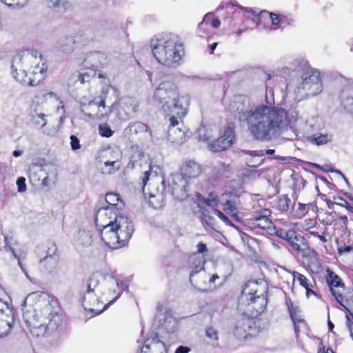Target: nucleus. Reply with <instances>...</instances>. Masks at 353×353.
<instances>
[{
	"label": "nucleus",
	"instance_id": "39448f33",
	"mask_svg": "<svg viewBox=\"0 0 353 353\" xmlns=\"http://www.w3.org/2000/svg\"><path fill=\"white\" fill-rule=\"evenodd\" d=\"M103 85L101 92L99 97H95L92 100L86 103H81V112L84 116L92 120H99L108 117L112 112V108L115 103L107 105L108 94L112 88L110 79L105 74H99Z\"/></svg>",
	"mask_w": 353,
	"mask_h": 353
},
{
	"label": "nucleus",
	"instance_id": "09e8293b",
	"mask_svg": "<svg viewBox=\"0 0 353 353\" xmlns=\"http://www.w3.org/2000/svg\"><path fill=\"white\" fill-rule=\"evenodd\" d=\"M319 226H320V225L317 223L316 219H308L305 221L304 229L306 232L305 233H308L313 230H316V228Z\"/></svg>",
	"mask_w": 353,
	"mask_h": 353
},
{
	"label": "nucleus",
	"instance_id": "2eb2a0df",
	"mask_svg": "<svg viewBox=\"0 0 353 353\" xmlns=\"http://www.w3.org/2000/svg\"><path fill=\"white\" fill-rule=\"evenodd\" d=\"M240 195L238 190H226L219 198V204L223 211L232 217H236L238 214V208L240 205Z\"/></svg>",
	"mask_w": 353,
	"mask_h": 353
},
{
	"label": "nucleus",
	"instance_id": "ea45409f",
	"mask_svg": "<svg viewBox=\"0 0 353 353\" xmlns=\"http://www.w3.org/2000/svg\"><path fill=\"white\" fill-rule=\"evenodd\" d=\"M291 199L286 194L280 196L276 201V209L281 212H287L289 210Z\"/></svg>",
	"mask_w": 353,
	"mask_h": 353
},
{
	"label": "nucleus",
	"instance_id": "393cba45",
	"mask_svg": "<svg viewBox=\"0 0 353 353\" xmlns=\"http://www.w3.org/2000/svg\"><path fill=\"white\" fill-rule=\"evenodd\" d=\"M327 227L321 225L316 228V230H313L308 233H305L306 237L309 239H312L311 243L314 245L315 248L319 251L327 250L325 243L328 241L327 239Z\"/></svg>",
	"mask_w": 353,
	"mask_h": 353
},
{
	"label": "nucleus",
	"instance_id": "6ab92c4d",
	"mask_svg": "<svg viewBox=\"0 0 353 353\" xmlns=\"http://www.w3.org/2000/svg\"><path fill=\"white\" fill-rule=\"evenodd\" d=\"M14 322V314L7 303L0 299V337L8 335Z\"/></svg>",
	"mask_w": 353,
	"mask_h": 353
},
{
	"label": "nucleus",
	"instance_id": "de8ad7c7",
	"mask_svg": "<svg viewBox=\"0 0 353 353\" xmlns=\"http://www.w3.org/2000/svg\"><path fill=\"white\" fill-rule=\"evenodd\" d=\"M334 221L336 222L335 225H340L341 229H346L348 223V219L346 215H335Z\"/></svg>",
	"mask_w": 353,
	"mask_h": 353
},
{
	"label": "nucleus",
	"instance_id": "680f3d73",
	"mask_svg": "<svg viewBox=\"0 0 353 353\" xmlns=\"http://www.w3.org/2000/svg\"><path fill=\"white\" fill-rule=\"evenodd\" d=\"M214 212L219 219H221L224 222L230 221L228 216L225 214L222 211L217 209H214Z\"/></svg>",
	"mask_w": 353,
	"mask_h": 353
},
{
	"label": "nucleus",
	"instance_id": "c9c22d12",
	"mask_svg": "<svg viewBox=\"0 0 353 353\" xmlns=\"http://www.w3.org/2000/svg\"><path fill=\"white\" fill-rule=\"evenodd\" d=\"M312 205L311 203L305 204L298 202L296 204L294 203L292 208V215L296 219H302L308 212L310 208Z\"/></svg>",
	"mask_w": 353,
	"mask_h": 353
},
{
	"label": "nucleus",
	"instance_id": "58836bf2",
	"mask_svg": "<svg viewBox=\"0 0 353 353\" xmlns=\"http://www.w3.org/2000/svg\"><path fill=\"white\" fill-rule=\"evenodd\" d=\"M285 305L287 306L290 319H292V321H295L296 317H299V307L292 301V300L289 296L287 295L285 297Z\"/></svg>",
	"mask_w": 353,
	"mask_h": 353
},
{
	"label": "nucleus",
	"instance_id": "bf43d9fd",
	"mask_svg": "<svg viewBox=\"0 0 353 353\" xmlns=\"http://www.w3.org/2000/svg\"><path fill=\"white\" fill-rule=\"evenodd\" d=\"M293 322V325H294V332L296 333V336H299V332H300V329L299 327V323H305L304 319L300 318V317H296V320L295 321H292Z\"/></svg>",
	"mask_w": 353,
	"mask_h": 353
},
{
	"label": "nucleus",
	"instance_id": "f704fd0d",
	"mask_svg": "<svg viewBox=\"0 0 353 353\" xmlns=\"http://www.w3.org/2000/svg\"><path fill=\"white\" fill-rule=\"evenodd\" d=\"M243 153L250 156L247 160V164L252 168H257L264 162V153L263 150H244Z\"/></svg>",
	"mask_w": 353,
	"mask_h": 353
},
{
	"label": "nucleus",
	"instance_id": "4c0bfd02",
	"mask_svg": "<svg viewBox=\"0 0 353 353\" xmlns=\"http://www.w3.org/2000/svg\"><path fill=\"white\" fill-rule=\"evenodd\" d=\"M243 10H245L247 13L246 15L244 16L243 19H250L256 25H259L261 23V19L265 18V14H268V11L266 10H263L259 13H256L253 10L246 8H244Z\"/></svg>",
	"mask_w": 353,
	"mask_h": 353
},
{
	"label": "nucleus",
	"instance_id": "4be33fe9",
	"mask_svg": "<svg viewBox=\"0 0 353 353\" xmlns=\"http://www.w3.org/2000/svg\"><path fill=\"white\" fill-rule=\"evenodd\" d=\"M235 139V132L231 127H228L224 130L222 136L209 144L210 149L215 152H221L229 148Z\"/></svg>",
	"mask_w": 353,
	"mask_h": 353
},
{
	"label": "nucleus",
	"instance_id": "cd10ccee",
	"mask_svg": "<svg viewBox=\"0 0 353 353\" xmlns=\"http://www.w3.org/2000/svg\"><path fill=\"white\" fill-rule=\"evenodd\" d=\"M122 294V290L117 281L110 283L102 292L101 299L106 305H111L117 301Z\"/></svg>",
	"mask_w": 353,
	"mask_h": 353
},
{
	"label": "nucleus",
	"instance_id": "ddd939ff",
	"mask_svg": "<svg viewBox=\"0 0 353 353\" xmlns=\"http://www.w3.org/2000/svg\"><path fill=\"white\" fill-rule=\"evenodd\" d=\"M105 59V54L100 52H92L89 53L85 61L90 64V67H86L82 70V72H79L77 77V81H79L81 84L85 83H90L97 76L100 79L101 83V79L99 77V74H102L98 70V68L102 65V61Z\"/></svg>",
	"mask_w": 353,
	"mask_h": 353
},
{
	"label": "nucleus",
	"instance_id": "9b49d317",
	"mask_svg": "<svg viewBox=\"0 0 353 353\" xmlns=\"http://www.w3.org/2000/svg\"><path fill=\"white\" fill-rule=\"evenodd\" d=\"M181 99V101H185L183 96H180L174 86L168 83H161L154 90L153 95V103L158 106H161L165 113L170 114L172 112V106L168 103L170 100L176 102V99Z\"/></svg>",
	"mask_w": 353,
	"mask_h": 353
},
{
	"label": "nucleus",
	"instance_id": "c85d7f7f",
	"mask_svg": "<svg viewBox=\"0 0 353 353\" xmlns=\"http://www.w3.org/2000/svg\"><path fill=\"white\" fill-rule=\"evenodd\" d=\"M148 128V125L142 122H132L125 128L124 133L130 139L140 140L141 135L147 132Z\"/></svg>",
	"mask_w": 353,
	"mask_h": 353
},
{
	"label": "nucleus",
	"instance_id": "f257e3e1",
	"mask_svg": "<svg viewBox=\"0 0 353 353\" xmlns=\"http://www.w3.org/2000/svg\"><path fill=\"white\" fill-rule=\"evenodd\" d=\"M287 116V112L283 108L261 105L250 110L239 112L237 118L246 123L253 139L269 141L283 128Z\"/></svg>",
	"mask_w": 353,
	"mask_h": 353
},
{
	"label": "nucleus",
	"instance_id": "864d4df0",
	"mask_svg": "<svg viewBox=\"0 0 353 353\" xmlns=\"http://www.w3.org/2000/svg\"><path fill=\"white\" fill-rule=\"evenodd\" d=\"M205 334L210 340L217 342L219 339L217 331L213 327H208L205 330Z\"/></svg>",
	"mask_w": 353,
	"mask_h": 353
},
{
	"label": "nucleus",
	"instance_id": "f3484780",
	"mask_svg": "<svg viewBox=\"0 0 353 353\" xmlns=\"http://www.w3.org/2000/svg\"><path fill=\"white\" fill-rule=\"evenodd\" d=\"M25 307L26 311H23V318L31 336L34 338H41L48 336L50 332L46 326V321L34 316V313L32 316L29 315L30 310L28 309L27 304H26Z\"/></svg>",
	"mask_w": 353,
	"mask_h": 353
},
{
	"label": "nucleus",
	"instance_id": "e433bc0d",
	"mask_svg": "<svg viewBox=\"0 0 353 353\" xmlns=\"http://www.w3.org/2000/svg\"><path fill=\"white\" fill-rule=\"evenodd\" d=\"M211 26L213 28H217L221 25V21L214 17L212 13H208L205 15L203 21L199 23V30H202L205 26Z\"/></svg>",
	"mask_w": 353,
	"mask_h": 353
},
{
	"label": "nucleus",
	"instance_id": "c03bdc74",
	"mask_svg": "<svg viewBox=\"0 0 353 353\" xmlns=\"http://www.w3.org/2000/svg\"><path fill=\"white\" fill-rule=\"evenodd\" d=\"M8 7L21 8L26 6L29 0H1Z\"/></svg>",
	"mask_w": 353,
	"mask_h": 353
},
{
	"label": "nucleus",
	"instance_id": "7ed1b4c3",
	"mask_svg": "<svg viewBox=\"0 0 353 353\" xmlns=\"http://www.w3.org/2000/svg\"><path fill=\"white\" fill-rule=\"evenodd\" d=\"M151 46L154 57L163 65L175 68L181 64L185 50L178 36H171L165 40H152Z\"/></svg>",
	"mask_w": 353,
	"mask_h": 353
},
{
	"label": "nucleus",
	"instance_id": "4468645a",
	"mask_svg": "<svg viewBox=\"0 0 353 353\" xmlns=\"http://www.w3.org/2000/svg\"><path fill=\"white\" fill-rule=\"evenodd\" d=\"M320 75V72L313 68H306L303 70L300 88L304 90L306 97H314L321 92L323 85Z\"/></svg>",
	"mask_w": 353,
	"mask_h": 353
},
{
	"label": "nucleus",
	"instance_id": "49530a36",
	"mask_svg": "<svg viewBox=\"0 0 353 353\" xmlns=\"http://www.w3.org/2000/svg\"><path fill=\"white\" fill-rule=\"evenodd\" d=\"M99 133L101 137H110L114 131L111 130L110 127L107 123L100 124L99 126Z\"/></svg>",
	"mask_w": 353,
	"mask_h": 353
},
{
	"label": "nucleus",
	"instance_id": "423d86ee",
	"mask_svg": "<svg viewBox=\"0 0 353 353\" xmlns=\"http://www.w3.org/2000/svg\"><path fill=\"white\" fill-rule=\"evenodd\" d=\"M268 287L266 283L249 281L245 283L242 294L247 296L248 310L253 316H258L266 309Z\"/></svg>",
	"mask_w": 353,
	"mask_h": 353
},
{
	"label": "nucleus",
	"instance_id": "412c9836",
	"mask_svg": "<svg viewBox=\"0 0 353 353\" xmlns=\"http://www.w3.org/2000/svg\"><path fill=\"white\" fill-rule=\"evenodd\" d=\"M256 330L255 320L252 317L243 316L236 323L234 333L245 339L252 336Z\"/></svg>",
	"mask_w": 353,
	"mask_h": 353
},
{
	"label": "nucleus",
	"instance_id": "c756f323",
	"mask_svg": "<svg viewBox=\"0 0 353 353\" xmlns=\"http://www.w3.org/2000/svg\"><path fill=\"white\" fill-rule=\"evenodd\" d=\"M219 279L220 276L217 274H213L209 277L208 282H206V274H204L199 279H195L194 285L202 292L212 291L216 289V282Z\"/></svg>",
	"mask_w": 353,
	"mask_h": 353
},
{
	"label": "nucleus",
	"instance_id": "a18cd8bd",
	"mask_svg": "<svg viewBox=\"0 0 353 353\" xmlns=\"http://www.w3.org/2000/svg\"><path fill=\"white\" fill-rule=\"evenodd\" d=\"M310 139L312 143L317 145L325 144L328 141L327 134H323L319 135L314 134L312 137H310Z\"/></svg>",
	"mask_w": 353,
	"mask_h": 353
},
{
	"label": "nucleus",
	"instance_id": "aec40b11",
	"mask_svg": "<svg viewBox=\"0 0 353 353\" xmlns=\"http://www.w3.org/2000/svg\"><path fill=\"white\" fill-rule=\"evenodd\" d=\"M121 212L113 210L111 208L100 207L94 217L95 224L98 230L113 225L114 219L121 214Z\"/></svg>",
	"mask_w": 353,
	"mask_h": 353
},
{
	"label": "nucleus",
	"instance_id": "dca6fc26",
	"mask_svg": "<svg viewBox=\"0 0 353 353\" xmlns=\"http://www.w3.org/2000/svg\"><path fill=\"white\" fill-rule=\"evenodd\" d=\"M114 219L113 227L119 236L120 240L122 241L121 244L124 247L128 243L134 231L133 222L123 214L116 216Z\"/></svg>",
	"mask_w": 353,
	"mask_h": 353
},
{
	"label": "nucleus",
	"instance_id": "052dcab7",
	"mask_svg": "<svg viewBox=\"0 0 353 353\" xmlns=\"http://www.w3.org/2000/svg\"><path fill=\"white\" fill-rule=\"evenodd\" d=\"M353 252V245H344L343 246H340L338 248V252L340 254H342L343 253H350Z\"/></svg>",
	"mask_w": 353,
	"mask_h": 353
},
{
	"label": "nucleus",
	"instance_id": "3c124183",
	"mask_svg": "<svg viewBox=\"0 0 353 353\" xmlns=\"http://www.w3.org/2000/svg\"><path fill=\"white\" fill-rule=\"evenodd\" d=\"M269 17L270 18L272 24L273 26H277L276 28H275L276 29L280 28V25H281V20H280L281 14H275L274 12H270L268 11V14H265V17Z\"/></svg>",
	"mask_w": 353,
	"mask_h": 353
},
{
	"label": "nucleus",
	"instance_id": "1a4fd4ad",
	"mask_svg": "<svg viewBox=\"0 0 353 353\" xmlns=\"http://www.w3.org/2000/svg\"><path fill=\"white\" fill-rule=\"evenodd\" d=\"M274 228L275 235L285 240L292 252L302 256L310 252L309 244L305 237L299 234L294 228Z\"/></svg>",
	"mask_w": 353,
	"mask_h": 353
},
{
	"label": "nucleus",
	"instance_id": "603ef678",
	"mask_svg": "<svg viewBox=\"0 0 353 353\" xmlns=\"http://www.w3.org/2000/svg\"><path fill=\"white\" fill-rule=\"evenodd\" d=\"M93 279L92 278H89L85 285V290L84 292H101L99 289L97 288V284H93Z\"/></svg>",
	"mask_w": 353,
	"mask_h": 353
},
{
	"label": "nucleus",
	"instance_id": "bb28decb",
	"mask_svg": "<svg viewBox=\"0 0 353 353\" xmlns=\"http://www.w3.org/2000/svg\"><path fill=\"white\" fill-rule=\"evenodd\" d=\"M141 353H168L165 344L159 339L158 333L148 339L141 349Z\"/></svg>",
	"mask_w": 353,
	"mask_h": 353
},
{
	"label": "nucleus",
	"instance_id": "a878e982",
	"mask_svg": "<svg viewBox=\"0 0 353 353\" xmlns=\"http://www.w3.org/2000/svg\"><path fill=\"white\" fill-rule=\"evenodd\" d=\"M202 171L201 165L194 160L184 161L179 168L180 174L186 181L199 177Z\"/></svg>",
	"mask_w": 353,
	"mask_h": 353
},
{
	"label": "nucleus",
	"instance_id": "e2e57ef3",
	"mask_svg": "<svg viewBox=\"0 0 353 353\" xmlns=\"http://www.w3.org/2000/svg\"><path fill=\"white\" fill-rule=\"evenodd\" d=\"M317 353H335V352L330 347H328L325 350L323 342H321L319 345V349H318Z\"/></svg>",
	"mask_w": 353,
	"mask_h": 353
},
{
	"label": "nucleus",
	"instance_id": "20e7f679",
	"mask_svg": "<svg viewBox=\"0 0 353 353\" xmlns=\"http://www.w3.org/2000/svg\"><path fill=\"white\" fill-rule=\"evenodd\" d=\"M144 164L148 170H144L137 181V185L144 192L148 185V203L154 209H161L165 204L166 185L163 176L157 174L152 175L151 167L146 161Z\"/></svg>",
	"mask_w": 353,
	"mask_h": 353
},
{
	"label": "nucleus",
	"instance_id": "2f4dec72",
	"mask_svg": "<svg viewBox=\"0 0 353 353\" xmlns=\"http://www.w3.org/2000/svg\"><path fill=\"white\" fill-rule=\"evenodd\" d=\"M59 261V255L54 252L52 254L46 256L39 261V268L41 270L51 273L58 266Z\"/></svg>",
	"mask_w": 353,
	"mask_h": 353
},
{
	"label": "nucleus",
	"instance_id": "9d476101",
	"mask_svg": "<svg viewBox=\"0 0 353 353\" xmlns=\"http://www.w3.org/2000/svg\"><path fill=\"white\" fill-rule=\"evenodd\" d=\"M208 252V248L206 244L200 241L196 245V251L188 256L185 268L190 271L189 279L192 285H194L195 279H199V276H196L205 270V265L207 262L205 256Z\"/></svg>",
	"mask_w": 353,
	"mask_h": 353
},
{
	"label": "nucleus",
	"instance_id": "0e129e2a",
	"mask_svg": "<svg viewBox=\"0 0 353 353\" xmlns=\"http://www.w3.org/2000/svg\"><path fill=\"white\" fill-rule=\"evenodd\" d=\"M190 350L189 347L180 345L176 349L174 353H189Z\"/></svg>",
	"mask_w": 353,
	"mask_h": 353
},
{
	"label": "nucleus",
	"instance_id": "0eeeda50",
	"mask_svg": "<svg viewBox=\"0 0 353 353\" xmlns=\"http://www.w3.org/2000/svg\"><path fill=\"white\" fill-rule=\"evenodd\" d=\"M325 280L336 301L349 311L348 307L353 306V289L345 287L341 277L330 268L326 270Z\"/></svg>",
	"mask_w": 353,
	"mask_h": 353
},
{
	"label": "nucleus",
	"instance_id": "774afa93",
	"mask_svg": "<svg viewBox=\"0 0 353 353\" xmlns=\"http://www.w3.org/2000/svg\"><path fill=\"white\" fill-rule=\"evenodd\" d=\"M312 287H313L312 284H311V286H308V287L305 288V290H306V295H307V296H310L312 294H313V295L316 294V292L312 289Z\"/></svg>",
	"mask_w": 353,
	"mask_h": 353
},
{
	"label": "nucleus",
	"instance_id": "5fc2aeb1",
	"mask_svg": "<svg viewBox=\"0 0 353 353\" xmlns=\"http://www.w3.org/2000/svg\"><path fill=\"white\" fill-rule=\"evenodd\" d=\"M17 190L19 192H24L26 191V178L20 176L17 180Z\"/></svg>",
	"mask_w": 353,
	"mask_h": 353
},
{
	"label": "nucleus",
	"instance_id": "79ce46f5",
	"mask_svg": "<svg viewBox=\"0 0 353 353\" xmlns=\"http://www.w3.org/2000/svg\"><path fill=\"white\" fill-rule=\"evenodd\" d=\"M200 201L202 202V203L212 208L218 207L219 204V199L212 192L210 193L208 198H203L200 199Z\"/></svg>",
	"mask_w": 353,
	"mask_h": 353
},
{
	"label": "nucleus",
	"instance_id": "a19ab883",
	"mask_svg": "<svg viewBox=\"0 0 353 353\" xmlns=\"http://www.w3.org/2000/svg\"><path fill=\"white\" fill-rule=\"evenodd\" d=\"M293 280H297L299 283V285L305 288L308 286H311L310 281L304 275L298 272L293 271L292 272Z\"/></svg>",
	"mask_w": 353,
	"mask_h": 353
},
{
	"label": "nucleus",
	"instance_id": "8fccbe9b",
	"mask_svg": "<svg viewBox=\"0 0 353 353\" xmlns=\"http://www.w3.org/2000/svg\"><path fill=\"white\" fill-rule=\"evenodd\" d=\"M121 161H110L108 163H103L105 167H109L108 173L112 174L120 168Z\"/></svg>",
	"mask_w": 353,
	"mask_h": 353
},
{
	"label": "nucleus",
	"instance_id": "4d7b16f0",
	"mask_svg": "<svg viewBox=\"0 0 353 353\" xmlns=\"http://www.w3.org/2000/svg\"><path fill=\"white\" fill-rule=\"evenodd\" d=\"M70 145L73 150H77L81 148L79 140L75 135L70 136Z\"/></svg>",
	"mask_w": 353,
	"mask_h": 353
},
{
	"label": "nucleus",
	"instance_id": "13d9d810",
	"mask_svg": "<svg viewBox=\"0 0 353 353\" xmlns=\"http://www.w3.org/2000/svg\"><path fill=\"white\" fill-rule=\"evenodd\" d=\"M229 6H236L239 8L241 10H243L244 8L240 5H239L238 2L236 0L230 1L228 2L222 3V4L219 6L221 8H228Z\"/></svg>",
	"mask_w": 353,
	"mask_h": 353
},
{
	"label": "nucleus",
	"instance_id": "b1692460",
	"mask_svg": "<svg viewBox=\"0 0 353 353\" xmlns=\"http://www.w3.org/2000/svg\"><path fill=\"white\" fill-rule=\"evenodd\" d=\"M101 241L106 246L111 249H119L123 248L119 236L113 227V225L99 230Z\"/></svg>",
	"mask_w": 353,
	"mask_h": 353
},
{
	"label": "nucleus",
	"instance_id": "5701e85b",
	"mask_svg": "<svg viewBox=\"0 0 353 353\" xmlns=\"http://www.w3.org/2000/svg\"><path fill=\"white\" fill-rule=\"evenodd\" d=\"M97 292H84L82 303L85 310L91 312L101 313L107 307L101 297H99Z\"/></svg>",
	"mask_w": 353,
	"mask_h": 353
},
{
	"label": "nucleus",
	"instance_id": "f8f14e48",
	"mask_svg": "<svg viewBox=\"0 0 353 353\" xmlns=\"http://www.w3.org/2000/svg\"><path fill=\"white\" fill-rule=\"evenodd\" d=\"M188 112V104L185 101H181V99H176V102L173 103L172 112L168 115L173 114L170 117L169 121V137H171L173 142H183L185 139V132L181 128H178V134L174 136L175 130L174 127L177 126L179 123H183V118Z\"/></svg>",
	"mask_w": 353,
	"mask_h": 353
},
{
	"label": "nucleus",
	"instance_id": "72a5a7b5",
	"mask_svg": "<svg viewBox=\"0 0 353 353\" xmlns=\"http://www.w3.org/2000/svg\"><path fill=\"white\" fill-rule=\"evenodd\" d=\"M106 208H111L113 210L120 212L124 206L121 196L119 194L109 192L105 194Z\"/></svg>",
	"mask_w": 353,
	"mask_h": 353
},
{
	"label": "nucleus",
	"instance_id": "6e6552de",
	"mask_svg": "<svg viewBox=\"0 0 353 353\" xmlns=\"http://www.w3.org/2000/svg\"><path fill=\"white\" fill-rule=\"evenodd\" d=\"M37 54L41 57L40 52L32 51L26 56H16L12 60V73L15 80L23 85L35 86L38 84L35 80L32 79L28 74L30 68L29 62L31 59L37 58Z\"/></svg>",
	"mask_w": 353,
	"mask_h": 353
},
{
	"label": "nucleus",
	"instance_id": "473e14b6",
	"mask_svg": "<svg viewBox=\"0 0 353 353\" xmlns=\"http://www.w3.org/2000/svg\"><path fill=\"white\" fill-rule=\"evenodd\" d=\"M341 103L349 112L353 114V88L343 89L340 95Z\"/></svg>",
	"mask_w": 353,
	"mask_h": 353
},
{
	"label": "nucleus",
	"instance_id": "69168bd1",
	"mask_svg": "<svg viewBox=\"0 0 353 353\" xmlns=\"http://www.w3.org/2000/svg\"><path fill=\"white\" fill-rule=\"evenodd\" d=\"M333 199H334V203L336 205H338L340 206H343V205L344 204V201L345 200V199H343L341 196H334Z\"/></svg>",
	"mask_w": 353,
	"mask_h": 353
},
{
	"label": "nucleus",
	"instance_id": "f03ea898",
	"mask_svg": "<svg viewBox=\"0 0 353 353\" xmlns=\"http://www.w3.org/2000/svg\"><path fill=\"white\" fill-rule=\"evenodd\" d=\"M34 301L30 305L34 312V316L46 321V326L50 333L61 330L63 327V318L61 312L58 299L43 292H33L25 300Z\"/></svg>",
	"mask_w": 353,
	"mask_h": 353
},
{
	"label": "nucleus",
	"instance_id": "37998d69",
	"mask_svg": "<svg viewBox=\"0 0 353 353\" xmlns=\"http://www.w3.org/2000/svg\"><path fill=\"white\" fill-rule=\"evenodd\" d=\"M141 157H143V155L139 153L137 155H132L127 165L128 168L134 169L137 167H142Z\"/></svg>",
	"mask_w": 353,
	"mask_h": 353
},
{
	"label": "nucleus",
	"instance_id": "7c9ffc66",
	"mask_svg": "<svg viewBox=\"0 0 353 353\" xmlns=\"http://www.w3.org/2000/svg\"><path fill=\"white\" fill-rule=\"evenodd\" d=\"M96 159L101 163H108L110 161H121L122 153L119 150L108 146L99 150Z\"/></svg>",
	"mask_w": 353,
	"mask_h": 353
},
{
	"label": "nucleus",
	"instance_id": "6e6d98bb",
	"mask_svg": "<svg viewBox=\"0 0 353 353\" xmlns=\"http://www.w3.org/2000/svg\"><path fill=\"white\" fill-rule=\"evenodd\" d=\"M280 20H281L280 28H284L287 26L292 25L294 21L292 18H291L290 17H289L288 15H285V14H281Z\"/></svg>",
	"mask_w": 353,
	"mask_h": 353
},
{
	"label": "nucleus",
	"instance_id": "338daca9",
	"mask_svg": "<svg viewBox=\"0 0 353 353\" xmlns=\"http://www.w3.org/2000/svg\"><path fill=\"white\" fill-rule=\"evenodd\" d=\"M248 30V27L245 25V24H243L240 28H239L236 31H234L233 32V34L236 35V36H240L242 32L246 31Z\"/></svg>",
	"mask_w": 353,
	"mask_h": 353
},
{
	"label": "nucleus",
	"instance_id": "a211bd4d",
	"mask_svg": "<svg viewBox=\"0 0 353 353\" xmlns=\"http://www.w3.org/2000/svg\"><path fill=\"white\" fill-rule=\"evenodd\" d=\"M272 212L268 208H260L252 212L251 217L248 219V224L252 228H258L263 230L271 229L273 223L270 219Z\"/></svg>",
	"mask_w": 353,
	"mask_h": 353
}]
</instances>
